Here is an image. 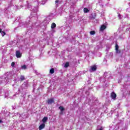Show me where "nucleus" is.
<instances>
[{"mask_svg": "<svg viewBox=\"0 0 130 130\" xmlns=\"http://www.w3.org/2000/svg\"><path fill=\"white\" fill-rule=\"evenodd\" d=\"M3 122V120H0V123H2Z\"/></svg>", "mask_w": 130, "mask_h": 130, "instance_id": "5701e85b", "label": "nucleus"}, {"mask_svg": "<svg viewBox=\"0 0 130 130\" xmlns=\"http://www.w3.org/2000/svg\"><path fill=\"white\" fill-rule=\"evenodd\" d=\"M59 109H60L61 112H62L63 111H64V108L62 106L59 107Z\"/></svg>", "mask_w": 130, "mask_h": 130, "instance_id": "1a4fd4ad", "label": "nucleus"}, {"mask_svg": "<svg viewBox=\"0 0 130 130\" xmlns=\"http://www.w3.org/2000/svg\"><path fill=\"white\" fill-rule=\"evenodd\" d=\"M15 62H12V63H11V66L12 67H15Z\"/></svg>", "mask_w": 130, "mask_h": 130, "instance_id": "6ab92c4d", "label": "nucleus"}, {"mask_svg": "<svg viewBox=\"0 0 130 130\" xmlns=\"http://www.w3.org/2000/svg\"><path fill=\"white\" fill-rule=\"evenodd\" d=\"M91 70H92L93 72H95V71L97 70V67L95 65H94L93 66H91Z\"/></svg>", "mask_w": 130, "mask_h": 130, "instance_id": "423d86ee", "label": "nucleus"}, {"mask_svg": "<svg viewBox=\"0 0 130 130\" xmlns=\"http://www.w3.org/2000/svg\"><path fill=\"white\" fill-rule=\"evenodd\" d=\"M1 34L3 36V37H4V36H5V35H6V32L5 31H3V30H2V31L1 32Z\"/></svg>", "mask_w": 130, "mask_h": 130, "instance_id": "f3484780", "label": "nucleus"}, {"mask_svg": "<svg viewBox=\"0 0 130 130\" xmlns=\"http://www.w3.org/2000/svg\"><path fill=\"white\" fill-rule=\"evenodd\" d=\"M64 68H69V67H70V62H67L66 63H65V65H64Z\"/></svg>", "mask_w": 130, "mask_h": 130, "instance_id": "9b49d317", "label": "nucleus"}, {"mask_svg": "<svg viewBox=\"0 0 130 130\" xmlns=\"http://www.w3.org/2000/svg\"><path fill=\"white\" fill-rule=\"evenodd\" d=\"M25 80V77L24 76L21 75L20 76V81L22 82V81H24Z\"/></svg>", "mask_w": 130, "mask_h": 130, "instance_id": "f8f14e48", "label": "nucleus"}, {"mask_svg": "<svg viewBox=\"0 0 130 130\" xmlns=\"http://www.w3.org/2000/svg\"><path fill=\"white\" fill-rule=\"evenodd\" d=\"M16 55L17 58H20V57L22 56V54H21V52H20V51L17 50L16 52Z\"/></svg>", "mask_w": 130, "mask_h": 130, "instance_id": "f03ea898", "label": "nucleus"}, {"mask_svg": "<svg viewBox=\"0 0 130 130\" xmlns=\"http://www.w3.org/2000/svg\"><path fill=\"white\" fill-rule=\"evenodd\" d=\"M47 119H48V117H44L43 119H42V122L44 123H45V122H46L47 121Z\"/></svg>", "mask_w": 130, "mask_h": 130, "instance_id": "0eeeda50", "label": "nucleus"}, {"mask_svg": "<svg viewBox=\"0 0 130 130\" xmlns=\"http://www.w3.org/2000/svg\"><path fill=\"white\" fill-rule=\"evenodd\" d=\"M111 97L112 98V99H115V98H116V93L114 92H112L111 93Z\"/></svg>", "mask_w": 130, "mask_h": 130, "instance_id": "7ed1b4c3", "label": "nucleus"}, {"mask_svg": "<svg viewBox=\"0 0 130 130\" xmlns=\"http://www.w3.org/2000/svg\"><path fill=\"white\" fill-rule=\"evenodd\" d=\"M116 53H120V52H121L120 50H119V49L116 50Z\"/></svg>", "mask_w": 130, "mask_h": 130, "instance_id": "a211bd4d", "label": "nucleus"}, {"mask_svg": "<svg viewBox=\"0 0 130 130\" xmlns=\"http://www.w3.org/2000/svg\"><path fill=\"white\" fill-rule=\"evenodd\" d=\"M2 28H0V33H2Z\"/></svg>", "mask_w": 130, "mask_h": 130, "instance_id": "4be33fe9", "label": "nucleus"}, {"mask_svg": "<svg viewBox=\"0 0 130 130\" xmlns=\"http://www.w3.org/2000/svg\"><path fill=\"white\" fill-rule=\"evenodd\" d=\"M50 73L52 74H54V69L53 68H51L50 70Z\"/></svg>", "mask_w": 130, "mask_h": 130, "instance_id": "ddd939ff", "label": "nucleus"}, {"mask_svg": "<svg viewBox=\"0 0 130 130\" xmlns=\"http://www.w3.org/2000/svg\"><path fill=\"white\" fill-rule=\"evenodd\" d=\"M95 33H96L95 30H91L90 31V35H95Z\"/></svg>", "mask_w": 130, "mask_h": 130, "instance_id": "4468645a", "label": "nucleus"}, {"mask_svg": "<svg viewBox=\"0 0 130 130\" xmlns=\"http://www.w3.org/2000/svg\"><path fill=\"white\" fill-rule=\"evenodd\" d=\"M99 130H103V127H101Z\"/></svg>", "mask_w": 130, "mask_h": 130, "instance_id": "412c9836", "label": "nucleus"}, {"mask_svg": "<svg viewBox=\"0 0 130 130\" xmlns=\"http://www.w3.org/2000/svg\"><path fill=\"white\" fill-rule=\"evenodd\" d=\"M47 104H52V103H54V99L51 98L48 99L47 101Z\"/></svg>", "mask_w": 130, "mask_h": 130, "instance_id": "f257e3e1", "label": "nucleus"}, {"mask_svg": "<svg viewBox=\"0 0 130 130\" xmlns=\"http://www.w3.org/2000/svg\"><path fill=\"white\" fill-rule=\"evenodd\" d=\"M58 2H59V0H56L55 1V4H57L58 3Z\"/></svg>", "mask_w": 130, "mask_h": 130, "instance_id": "aec40b11", "label": "nucleus"}, {"mask_svg": "<svg viewBox=\"0 0 130 130\" xmlns=\"http://www.w3.org/2000/svg\"><path fill=\"white\" fill-rule=\"evenodd\" d=\"M83 11L84 13H89V9H88L87 8H84Z\"/></svg>", "mask_w": 130, "mask_h": 130, "instance_id": "9d476101", "label": "nucleus"}, {"mask_svg": "<svg viewBox=\"0 0 130 130\" xmlns=\"http://www.w3.org/2000/svg\"><path fill=\"white\" fill-rule=\"evenodd\" d=\"M119 48V47L118 46V45L117 44L115 45V50H118Z\"/></svg>", "mask_w": 130, "mask_h": 130, "instance_id": "dca6fc26", "label": "nucleus"}, {"mask_svg": "<svg viewBox=\"0 0 130 130\" xmlns=\"http://www.w3.org/2000/svg\"><path fill=\"white\" fill-rule=\"evenodd\" d=\"M55 27H56V24L54 22L52 23L51 26V28L52 29H54Z\"/></svg>", "mask_w": 130, "mask_h": 130, "instance_id": "6e6552de", "label": "nucleus"}, {"mask_svg": "<svg viewBox=\"0 0 130 130\" xmlns=\"http://www.w3.org/2000/svg\"><path fill=\"white\" fill-rule=\"evenodd\" d=\"M21 69H22V70H26V69H27V66H26V65H23L21 66Z\"/></svg>", "mask_w": 130, "mask_h": 130, "instance_id": "2eb2a0df", "label": "nucleus"}, {"mask_svg": "<svg viewBox=\"0 0 130 130\" xmlns=\"http://www.w3.org/2000/svg\"><path fill=\"white\" fill-rule=\"evenodd\" d=\"M44 127H45V124L44 123L41 124L39 126V130H42V129H43V128H44Z\"/></svg>", "mask_w": 130, "mask_h": 130, "instance_id": "39448f33", "label": "nucleus"}, {"mask_svg": "<svg viewBox=\"0 0 130 130\" xmlns=\"http://www.w3.org/2000/svg\"><path fill=\"white\" fill-rule=\"evenodd\" d=\"M105 29H106V26L105 25H102V26H101L100 31H104Z\"/></svg>", "mask_w": 130, "mask_h": 130, "instance_id": "20e7f679", "label": "nucleus"}]
</instances>
